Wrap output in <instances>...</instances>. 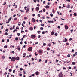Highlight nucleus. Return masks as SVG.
Masks as SVG:
<instances>
[{
  "label": "nucleus",
  "mask_w": 77,
  "mask_h": 77,
  "mask_svg": "<svg viewBox=\"0 0 77 77\" xmlns=\"http://www.w3.org/2000/svg\"><path fill=\"white\" fill-rule=\"evenodd\" d=\"M73 15L74 16H76L77 15V14L76 13H74Z\"/></svg>",
  "instance_id": "24"
},
{
  "label": "nucleus",
  "mask_w": 77,
  "mask_h": 77,
  "mask_svg": "<svg viewBox=\"0 0 77 77\" xmlns=\"http://www.w3.org/2000/svg\"><path fill=\"white\" fill-rule=\"evenodd\" d=\"M16 29H19V28L18 27V26H17L16 27Z\"/></svg>",
  "instance_id": "58"
},
{
  "label": "nucleus",
  "mask_w": 77,
  "mask_h": 77,
  "mask_svg": "<svg viewBox=\"0 0 77 77\" xmlns=\"http://www.w3.org/2000/svg\"><path fill=\"white\" fill-rule=\"evenodd\" d=\"M11 19H12V17H11L10 18L8 19V21H10L11 20Z\"/></svg>",
  "instance_id": "22"
},
{
  "label": "nucleus",
  "mask_w": 77,
  "mask_h": 77,
  "mask_svg": "<svg viewBox=\"0 0 77 77\" xmlns=\"http://www.w3.org/2000/svg\"><path fill=\"white\" fill-rule=\"evenodd\" d=\"M15 60H16V58L15 57H12L11 59V61H12V62H14V61H15Z\"/></svg>",
  "instance_id": "2"
},
{
  "label": "nucleus",
  "mask_w": 77,
  "mask_h": 77,
  "mask_svg": "<svg viewBox=\"0 0 77 77\" xmlns=\"http://www.w3.org/2000/svg\"><path fill=\"white\" fill-rule=\"evenodd\" d=\"M27 6H25L24 7V9L25 10H26V13H27L29 11V8H28L27 9Z\"/></svg>",
  "instance_id": "1"
},
{
  "label": "nucleus",
  "mask_w": 77,
  "mask_h": 77,
  "mask_svg": "<svg viewBox=\"0 0 77 77\" xmlns=\"http://www.w3.org/2000/svg\"><path fill=\"white\" fill-rule=\"evenodd\" d=\"M50 16H51V17H52L53 16V14H50Z\"/></svg>",
  "instance_id": "39"
},
{
  "label": "nucleus",
  "mask_w": 77,
  "mask_h": 77,
  "mask_svg": "<svg viewBox=\"0 0 77 77\" xmlns=\"http://www.w3.org/2000/svg\"><path fill=\"white\" fill-rule=\"evenodd\" d=\"M72 65H75V62H72Z\"/></svg>",
  "instance_id": "34"
},
{
  "label": "nucleus",
  "mask_w": 77,
  "mask_h": 77,
  "mask_svg": "<svg viewBox=\"0 0 77 77\" xmlns=\"http://www.w3.org/2000/svg\"><path fill=\"white\" fill-rule=\"evenodd\" d=\"M38 60H39V62H41V59H39Z\"/></svg>",
  "instance_id": "45"
},
{
  "label": "nucleus",
  "mask_w": 77,
  "mask_h": 77,
  "mask_svg": "<svg viewBox=\"0 0 77 77\" xmlns=\"http://www.w3.org/2000/svg\"><path fill=\"white\" fill-rule=\"evenodd\" d=\"M20 71H23V68H20Z\"/></svg>",
  "instance_id": "59"
},
{
  "label": "nucleus",
  "mask_w": 77,
  "mask_h": 77,
  "mask_svg": "<svg viewBox=\"0 0 77 77\" xmlns=\"http://www.w3.org/2000/svg\"><path fill=\"white\" fill-rule=\"evenodd\" d=\"M15 40H16V41H18V38L16 37L15 38Z\"/></svg>",
  "instance_id": "19"
},
{
  "label": "nucleus",
  "mask_w": 77,
  "mask_h": 77,
  "mask_svg": "<svg viewBox=\"0 0 77 77\" xmlns=\"http://www.w3.org/2000/svg\"><path fill=\"white\" fill-rule=\"evenodd\" d=\"M24 20H27V17H24Z\"/></svg>",
  "instance_id": "23"
},
{
  "label": "nucleus",
  "mask_w": 77,
  "mask_h": 77,
  "mask_svg": "<svg viewBox=\"0 0 77 77\" xmlns=\"http://www.w3.org/2000/svg\"><path fill=\"white\" fill-rule=\"evenodd\" d=\"M44 26V24H41V26Z\"/></svg>",
  "instance_id": "63"
},
{
  "label": "nucleus",
  "mask_w": 77,
  "mask_h": 77,
  "mask_svg": "<svg viewBox=\"0 0 77 77\" xmlns=\"http://www.w3.org/2000/svg\"><path fill=\"white\" fill-rule=\"evenodd\" d=\"M9 72H11L12 71V69H9Z\"/></svg>",
  "instance_id": "27"
},
{
  "label": "nucleus",
  "mask_w": 77,
  "mask_h": 77,
  "mask_svg": "<svg viewBox=\"0 0 77 77\" xmlns=\"http://www.w3.org/2000/svg\"><path fill=\"white\" fill-rule=\"evenodd\" d=\"M43 12H45V9H44L43 10Z\"/></svg>",
  "instance_id": "64"
},
{
  "label": "nucleus",
  "mask_w": 77,
  "mask_h": 77,
  "mask_svg": "<svg viewBox=\"0 0 77 77\" xmlns=\"http://www.w3.org/2000/svg\"><path fill=\"white\" fill-rule=\"evenodd\" d=\"M2 42H5V40L4 39H2Z\"/></svg>",
  "instance_id": "47"
},
{
  "label": "nucleus",
  "mask_w": 77,
  "mask_h": 77,
  "mask_svg": "<svg viewBox=\"0 0 77 77\" xmlns=\"http://www.w3.org/2000/svg\"><path fill=\"white\" fill-rule=\"evenodd\" d=\"M20 11H21V12H24V11H23L22 10H20Z\"/></svg>",
  "instance_id": "37"
},
{
  "label": "nucleus",
  "mask_w": 77,
  "mask_h": 77,
  "mask_svg": "<svg viewBox=\"0 0 77 77\" xmlns=\"http://www.w3.org/2000/svg\"><path fill=\"white\" fill-rule=\"evenodd\" d=\"M28 51H30L32 50V47H30L28 49Z\"/></svg>",
  "instance_id": "4"
},
{
  "label": "nucleus",
  "mask_w": 77,
  "mask_h": 77,
  "mask_svg": "<svg viewBox=\"0 0 77 77\" xmlns=\"http://www.w3.org/2000/svg\"><path fill=\"white\" fill-rule=\"evenodd\" d=\"M29 30H33V28L32 27H30L29 28Z\"/></svg>",
  "instance_id": "13"
},
{
  "label": "nucleus",
  "mask_w": 77,
  "mask_h": 77,
  "mask_svg": "<svg viewBox=\"0 0 77 77\" xmlns=\"http://www.w3.org/2000/svg\"><path fill=\"white\" fill-rule=\"evenodd\" d=\"M38 17H41V16H40V14H38Z\"/></svg>",
  "instance_id": "48"
},
{
  "label": "nucleus",
  "mask_w": 77,
  "mask_h": 77,
  "mask_svg": "<svg viewBox=\"0 0 77 77\" xmlns=\"http://www.w3.org/2000/svg\"><path fill=\"white\" fill-rule=\"evenodd\" d=\"M18 20V19L17 18L15 17L14 18V21H16Z\"/></svg>",
  "instance_id": "11"
},
{
  "label": "nucleus",
  "mask_w": 77,
  "mask_h": 77,
  "mask_svg": "<svg viewBox=\"0 0 77 77\" xmlns=\"http://www.w3.org/2000/svg\"><path fill=\"white\" fill-rule=\"evenodd\" d=\"M5 35H6V36H7V35H8V34L7 32H5Z\"/></svg>",
  "instance_id": "32"
},
{
  "label": "nucleus",
  "mask_w": 77,
  "mask_h": 77,
  "mask_svg": "<svg viewBox=\"0 0 77 77\" xmlns=\"http://www.w3.org/2000/svg\"><path fill=\"white\" fill-rule=\"evenodd\" d=\"M15 70H14L13 71V73H15Z\"/></svg>",
  "instance_id": "49"
},
{
  "label": "nucleus",
  "mask_w": 77,
  "mask_h": 77,
  "mask_svg": "<svg viewBox=\"0 0 77 77\" xmlns=\"http://www.w3.org/2000/svg\"><path fill=\"white\" fill-rule=\"evenodd\" d=\"M51 46V44L49 43L48 44V46L49 47H50V46Z\"/></svg>",
  "instance_id": "33"
},
{
  "label": "nucleus",
  "mask_w": 77,
  "mask_h": 77,
  "mask_svg": "<svg viewBox=\"0 0 77 77\" xmlns=\"http://www.w3.org/2000/svg\"><path fill=\"white\" fill-rule=\"evenodd\" d=\"M12 36V35L11 34V35H9V38H11V36Z\"/></svg>",
  "instance_id": "18"
},
{
  "label": "nucleus",
  "mask_w": 77,
  "mask_h": 77,
  "mask_svg": "<svg viewBox=\"0 0 77 77\" xmlns=\"http://www.w3.org/2000/svg\"><path fill=\"white\" fill-rule=\"evenodd\" d=\"M32 22L33 23H35V19L34 18H33L32 19Z\"/></svg>",
  "instance_id": "7"
},
{
  "label": "nucleus",
  "mask_w": 77,
  "mask_h": 77,
  "mask_svg": "<svg viewBox=\"0 0 77 77\" xmlns=\"http://www.w3.org/2000/svg\"><path fill=\"white\" fill-rule=\"evenodd\" d=\"M54 34V31H52L51 32V35H53Z\"/></svg>",
  "instance_id": "10"
},
{
  "label": "nucleus",
  "mask_w": 77,
  "mask_h": 77,
  "mask_svg": "<svg viewBox=\"0 0 77 77\" xmlns=\"http://www.w3.org/2000/svg\"><path fill=\"white\" fill-rule=\"evenodd\" d=\"M65 28L66 30H67L68 29V26L67 25H65Z\"/></svg>",
  "instance_id": "8"
},
{
  "label": "nucleus",
  "mask_w": 77,
  "mask_h": 77,
  "mask_svg": "<svg viewBox=\"0 0 77 77\" xmlns=\"http://www.w3.org/2000/svg\"><path fill=\"white\" fill-rule=\"evenodd\" d=\"M38 33L39 34L41 33V31H37Z\"/></svg>",
  "instance_id": "28"
},
{
  "label": "nucleus",
  "mask_w": 77,
  "mask_h": 77,
  "mask_svg": "<svg viewBox=\"0 0 77 77\" xmlns=\"http://www.w3.org/2000/svg\"><path fill=\"white\" fill-rule=\"evenodd\" d=\"M52 12L53 13V14L55 13V11H54V9H52Z\"/></svg>",
  "instance_id": "14"
},
{
  "label": "nucleus",
  "mask_w": 77,
  "mask_h": 77,
  "mask_svg": "<svg viewBox=\"0 0 77 77\" xmlns=\"http://www.w3.org/2000/svg\"><path fill=\"white\" fill-rule=\"evenodd\" d=\"M42 34H45V32H44V31H43L42 32Z\"/></svg>",
  "instance_id": "42"
},
{
  "label": "nucleus",
  "mask_w": 77,
  "mask_h": 77,
  "mask_svg": "<svg viewBox=\"0 0 77 77\" xmlns=\"http://www.w3.org/2000/svg\"><path fill=\"white\" fill-rule=\"evenodd\" d=\"M36 38V36L33 34H32L31 36V39H35Z\"/></svg>",
  "instance_id": "3"
},
{
  "label": "nucleus",
  "mask_w": 77,
  "mask_h": 77,
  "mask_svg": "<svg viewBox=\"0 0 77 77\" xmlns=\"http://www.w3.org/2000/svg\"><path fill=\"white\" fill-rule=\"evenodd\" d=\"M67 57H70V54H68L67 55Z\"/></svg>",
  "instance_id": "36"
},
{
  "label": "nucleus",
  "mask_w": 77,
  "mask_h": 77,
  "mask_svg": "<svg viewBox=\"0 0 77 77\" xmlns=\"http://www.w3.org/2000/svg\"><path fill=\"white\" fill-rule=\"evenodd\" d=\"M43 46H45V45H46V43H43Z\"/></svg>",
  "instance_id": "26"
},
{
  "label": "nucleus",
  "mask_w": 77,
  "mask_h": 77,
  "mask_svg": "<svg viewBox=\"0 0 77 77\" xmlns=\"http://www.w3.org/2000/svg\"><path fill=\"white\" fill-rule=\"evenodd\" d=\"M40 30H43V27H42L41 28H40Z\"/></svg>",
  "instance_id": "35"
},
{
  "label": "nucleus",
  "mask_w": 77,
  "mask_h": 77,
  "mask_svg": "<svg viewBox=\"0 0 77 77\" xmlns=\"http://www.w3.org/2000/svg\"><path fill=\"white\" fill-rule=\"evenodd\" d=\"M66 45H69V43H66Z\"/></svg>",
  "instance_id": "57"
},
{
  "label": "nucleus",
  "mask_w": 77,
  "mask_h": 77,
  "mask_svg": "<svg viewBox=\"0 0 77 77\" xmlns=\"http://www.w3.org/2000/svg\"><path fill=\"white\" fill-rule=\"evenodd\" d=\"M66 62L67 63H70V61H69V62L66 61Z\"/></svg>",
  "instance_id": "55"
},
{
  "label": "nucleus",
  "mask_w": 77,
  "mask_h": 77,
  "mask_svg": "<svg viewBox=\"0 0 77 77\" xmlns=\"http://www.w3.org/2000/svg\"><path fill=\"white\" fill-rule=\"evenodd\" d=\"M70 8V5H67V8H68V9H69V8Z\"/></svg>",
  "instance_id": "17"
},
{
  "label": "nucleus",
  "mask_w": 77,
  "mask_h": 77,
  "mask_svg": "<svg viewBox=\"0 0 77 77\" xmlns=\"http://www.w3.org/2000/svg\"><path fill=\"white\" fill-rule=\"evenodd\" d=\"M33 1L34 2H36V1H37V0H33Z\"/></svg>",
  "instance_id": "61"
},
{
  "label": "nucleus",
  "mask_w": 77,
  "mask_h": 77,
  "mask_svg": "<svg viewBox=\"0 0 77 77\" xmlns=\"http://www.w3.org/2000/svg\"><path fill=\"white\" fill-rule=\"evenodd\" d=\"M20 60V58H19V57H16V60Z\"/></svg>",
  "instance_id": "16"
},
{
  "label": "nucleus",
  "mask_w": 77,
  "mask_h": 77,
  "mask_svg": "<svg viewBox=\"0 0 77 77\" xmlns=\"http://www.w3.org/2000/svg\"><path fill=\"white\" fill-rule=\"evenodd\" d=\"M16 49L17 50H18L19 51L21 50V48H16Z\"/></svg>",
  "instance_id": "20"
},
{
  "label": "nucleus",
  "mask_w": 77,
  "mask_h": 77,
  "mask_svg": "<svg viewBox=\"0 0 77 77\" xmlns=\"http://www.w3.org/2000/svg\"><path fill=\"white\" fill-rule=\"evenodd\" d=\"M17 31V30L15 29L13 31V32H15V31Z\"/></svg>",
  "instance_id": "51"
},
{
  "label": "nucleus",
  "mask_w": 77,
  "mask_h": 77,
  "mask_svg": "<svg viewBox=\"0 0 77 77\" xmlns=\"http://www.w3.org/2000/svg\"><path fill=\"white\" fill-rule=\"evenodd\" d=\"M2 59H4L5 58V56H3L2 57Z\"/></svg>",
  "instance_id": "38"
},
{
  "label": "nucleus",
  "mask_w": 77,
  "mask_h": 77,
  "mask_svg": "<svg viewBox=\"0 0 77 77\" xmlns=\"http://www.w3.org/2000/svg\"><path fill=\"white\" fill-rule=\"evenodd\" d=\"M16 68H18V66H16Z\"/></svg>",
  "instance_id": "62"
},
{
  "label": "nucleus",
  "mask_w": 77,
  "mask_h": 77,
  "mask_svg": "<svg viewBox=\"0 0 77 77\" xmlns=\"http://www.w3.org/2000/svg\"><path fill=\"white\" fill-rule=\"evenodd\" d=\"M19 75H20V76H22V75H23L21 74H20Z\"/></svg>",
  "instance_id": "52"
},
{
  "label": "nucleus",
  "mask_w": 77,
  "mask_h": 77,
  "mask_svg": "<svg viewBox=\"0 0 77 77\" xmlns=\"http://www.w3.org/2000/svg\"><path fill=\"white\" fill-rule=\"evenodd\" d=\"M74 52V49H72L71 52Z\"/></svg>",
  "instance_id": "41"
},
{
  "label": "nucleus",
  "mask_w": 77,
  "mask_h": 77,
  "mask_svg": "<svg viewBox=\"0 0 77 77\" xmlns=\"http://www.w3.org/2000/svg\"><path fill=\"white\" fill-rule=\"evenodd\" d=\"M35 10H36V11H38L39 10V7H36L35 8Z\"/></svg>",
  "instance_id": "6"
},
{
  "label": "nucleus",
  "mask_w": 77,
  "mask_h": 77,
  "mask_svg": "<svg viewBox=\"0 0 77 77\" xmlns=\"http://www.w3.org/2000/svg\"><path fill=\"white\" fill-rule=\"evenodd\" d=\"M5 31L6 32H8V29H6L5 30Z\"/></svg>",
  "instance_id": "43"
},
{
  "label": "nucleus",
  "mask_w": 77,
  "mask_h": 77,
  "mask_svg": "<svg viewBox=\"0 0 77 77\" xmlns=\"http://www.w3.org/2000/svg\"><path fill=\"white\" fill-rule=\"evenodd\" d=\"M50 8V6L48 5H46L45 6L46 9H48V8Z\"/></svg>",
  "instance_id": "9"
},
{
  "label": "nucleus",
  "mask_w": 77,
  "mask_h": 77,
  "mask_svg": "<svg viewBox=\"0 0 77 77\" xmlns=\"http://www.w3.org/2000/svg\"><path fill=\"white\" fill-rule=\"evenodd\" d=\"M23 55H24V56H26V53H24L23 54Z\"/></svg>",
  "instance_id": "53"
},
{
  "label": "nucleus",
  "mask_w": 77,
  "mask_h": 77,
  "mask_svg": "<svg viewBox=\"0 0 77 77\" xmlns=\"http://www.w3.org/2000/svg\"><path fill=\"white\" fill-rule=\"evenodd\" d=\"M48 23H50V24H51V21H49L48 20Z\"/></svg>",
  "instance_id": "30"
},
{
  "label": "nucleus",
  "mask_w": 77,
  "mask_h": 77,
  "mask_svg": "<svg viewBox=\"0 0 77 77\" xmlns=\"http://www.w3.org/2000/svg\"><path fill=\"white\" fill-rule=\"evenodd\" d=\"M10 30H13V28H11L10 29Z\"/></svg>",
  "instance_id": "40"
},
{
  "label": "nucleus",
  "mask_w": 77,
  "mask_h": 77,
  "mask_svg": "<svg viewBox=\"0 0 77 77\" xmlns=\"http://www.w3.org/2000/svg\"><path fill=\"white\" fill-rule=\"evenodd\" d=\"M20 44H23V41H21L20 43Z\"/></svg>",
  "instance_id": "44"
},
{
  "label": "nucleus",
  "mask_w": 77,
  "mask_h": 77,
  "mask_svg": "<svg viewBox=\"0 0 77 77\" xmlns=\"http://www.w3.org/2000/svg\"><path fill=\"white\" fill-rule=\"evenodd\" d=\"M43 3V4H45V1H44Z\"/></svg>",
  "instance_id": "50"
},
{
  "label": "nucleus",
  "mask_w": 77,
  "mask_h": 77,
  "mask_svg": "<svg viewBox=\"0 0 77 77\" xmlns=\"http://www.w3.org/2000/svg\"><path fill=\"white\" fill-rule=\"evenodd\" d=\"M38 52H39V53L41 54V53H42V51H41V50H39L38 51Z\"/></svg>",
  "instance_id": "15"
},
{
  "label": "nucleus",
  "mask_w": 77,
  "mask_h": 77,
  "mask_svg": "<svg viewBox=\"0 0 77 77\" xmlns=\"http://www.w3.org/2000/svg\"><path fill=\"white\" fill-rule=\"evenodd\" d=\"M35 74L36 75H38L39 74V72L38 71H37L35 72Z\"/></svg>",
  "instance_id": "12"
},
{
  "label": "nucleus",
  "mask_w": 77,
  "mask_h": 77,
  "mask_svg": "<svg viewBox=\"0 0 77 77\" xmlns=\"http://www.w3.org/2000/svg\"><path fill=\"white\" fill-rule=\"evenodd\" d=\"M4 48H7V46L6 45L4 47Z\"/></svg>",
  "instance_id": "31"
},
{
  "label": "nucleus",
  "mask_w": 77,
  "mask_h": 77,
  "mask_svg": "<svg viewBox=\"0 0 77 77\" xmlns=\"http://www.w3.org/2000/svg\"><path fill=\"white\" fill-rule=\"evenodd\" d=\"M47 50H50V48H47Z\"/></svg>",
  "instance_id": "54"
},
{
  "label": "nucleus",
  "mask_w": 77,
  "mask_h": 77,
  "mask_svg": "<svg viewBox=\"0 0 77 77\" xmlns=\"http://www.w3.org/2000/svg\"><path fill=\"white\" fill-rule=\"evenodd\" d=\"M68 68L69 69H71V67H69Z\"/></svg>",
  "instance_id": "46"
},
{
  "label": "nucleus",
  "mask_w": 77,
  "mask_h": 77,
  "mask_svg": "<svg viewBox=\"0 0 77 77\" xmlns=\"http://www.w3.org/2000/svg\"><path fill=\"white\" fill-rule=\"evenodd\" d=\"M65 40L63 41V42H66V41H67V39L66 38H65Z\"/></svg>",
  "instance_id": "21"
},
{
  "label": "nucleus",
  "mask_w": 77,
  "mask_h": 77,
  "mask_svg": "<svg viewBox=\"0 0 77 77\" xmlns=\"http://www.w3.org/2000/svg\"><path fill=\"white\" fill-rule=\"evenodd\" d=\"M17 35L18 36H20V33H17Z\"/></svg>",
  "instance_id": "25"
},
{
  "label": "nucleus",
  "mask_w": 77,
  "mask_h": 77,
  "mask_svg": "<svg viewBox=\"0 0 77 77\" xmlns=\"http://www.w3.org/2000/svg\"><path fill=\"white\" fill-rule=\"evenodd\" d=\"M35 56H38V54H36V53L35 52Z\"/></svg>",
  "instance_id": "29"
},
{
  "label": "nucleus",
  "mask_w": 77,
  "mask_h": 77,
  "mask_svg": "<svg viewBox=\"0 0 77 77\" xmlns=\"http://www.w3.org/2000/svg\"><path fill=\"white\" fill-rule=\"evenodd\" d=\"M58 29H60V26H58Z\"/></svg>",
  "instance_id": "56"
},
{
  "label": "nucleus",
  "mask_w": 77,
  "mask_h": 77,
  "mask_svg": "<svg viewBox=\"0 0 77 77\" xmlns=\"http://www.w3.org/2000/svg\"><path fill=\"white\" fill-rule=\"evenodd\" d=\"M63 76V75L62 74V73L60 72L59 73V77H62V76Z\"/></svg>",
  "instance_id": "5"
},
{
  "label": "nucleus",
  "mask_w": 77,
  "mask_h": 77,
  "mask_svg": "<svg viewBox=\"0 0 77 77\" xmlns=\"http://www.w3.org/2000/svg\"><path fill=\"white\" fill-rule=\"evenodd\" d=\"M33 9H34V8H32V12H33Z\"/></svg>",
  "instance_id": "60"
}]
</instances>
